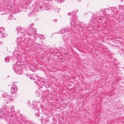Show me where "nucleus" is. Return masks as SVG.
<instances>
[{
	"label": "nucleus",
	"mask_w": 124,
	"mask_h": 124,
	"mask_svg": "<svg viewBox=\"0 0 124 124\" xmlns=\"http://www.w3.org/2000/svg\"><path fill=\"white\" fill-rule=\"evenodd\" d=\"M69 15H72L73 16L71 18V20L70 21V24L71 26V29L70 30L73 31L74 29L73 27H74L76 26L77 25L79 24V21L77 20V17L76 16V13H74L73 12H71V13H69L68 14Z\"/></svg>",
	"instance_id": "obj_1"
},
{
	"label": "nucleus",
	"mask_w": 124,
	"mask_h": 124,
	"mask_svg": "<svg viewBox=\"0 0 124 124\" xmlns=\"http://www.w3.org/2000/svg\"><path fill=\"white\" fill-rule=\"evenodd\" d=\"M22 38L18 37L16 39V41L18 42L17 43V47L19 49H21L22 48L23 46H26L27 44L28 45H30V41L29 40V38L25 39V40L23 41H22L21 42H20V41L22 40Z\"/></svg>",
	"instance_id": "obj_2"
},
{
	"label": "nucleus",
	"mask_w": 124,
	"mask_h": 124,
	"mask_svg": "<svg viewBox=\"0 0 124 124\" xmlns=\"http://www.w3.org/2000/svg\"><path fill=\"white\" fill-rule=\"evenodd\" d=\"M2 96L4 98V100L5 101H12L15 100V97H9V96L8 95L7 93H5L2 95Z\"/></svg>",
	"instance_id": "obj_3"
},
{
	"label": "nucleus",
	"mask_w": 124,
	"mask_h": 124,
	"mask_svg": "<svg viewBox=\"0 0 124 124\" xmlns=\"http://www.w3.org/2000/svg\"><path fill=\"white\" fill-rule=\"evenodd\" d=\"M16 29L17 31V33L18 35L20 36L19 37L22 38V35L23 36L27 34H29L30 33V31H27V32L25 30L24 31H22V30H21L20 28L19 27L16 28Z\"/></svg>",
	"instance_id": "obj_4"
},
{
	"label": "nucleus",
	"mask_w": 124,
	"mask_h": 124,
	"mask_svg": "<svg viewBox=\"0 0 124 124\" xmlns=\"http://www.w3.org/2000/svg\"><path fill=\"white\" fill-rule=\"evenodd\" d=\"M20 65H21V62L20 61H18L16 62L15 65L13 66V70L15 72L17 73L20 70Z\"/></svg>",
	"instance_id": "obj_5"
},
{
	"label": "nucleus",
	"mask_w": 124,
	"mask_h": 124,
	"mask_svg": "<svg viewBox=\"0 0 124 124\" xmlns=\"http://www.w3.org/2000/svg\"><path fill=\"white\" fill-rule=\"evenodd\" d=\"M110 10L111 12L110 14H109L110 17H113L114 18L115 17V16L117 15V13L115 12L114 13V12L115 11V8H113Z\"/></svg>",
	"instance_id": "obj_6"
},
{
	"label": "nucleus",
	"mask_w": 124,
	"mask_h": 124,
	"mask_svg": "<svg viewBox=\"0 0 124 124\" xmlns=\"http://www.w3.org/2000/svg\"><path fill=\"white\" fill-rule=\"evenodd\" d=\"M7 113L5 110L3 109H0V117L1 118L5 117Z\"/></svg>",
	"instance_id": "obj_7"
},
{
	"label": "nucleus",
	"mask_w": 124,
	"mask_h": 124,
	"mask_svg": "<svg viewBox=\"0 0 124 124\" xmlns=\"http://www.w3.org/2000/svg\"><path fill=\"white\" fill-rule=\"evenodd\" d=\"M14 54L15 56L17 57L22 56L21 52L19 51L16 50L14 52Z\"/></svg>",
	"instance_id": "obj_8"
},
{
	"label": "nucleus",
	"mask_w": 124,
	"mask_h": 124,
	"mask_svg": "<svg viewBox=\"0 0 124 124\" xmlns=\"http://www.w3.org/2000/svg\"><path fill=\"white\" fill-rule=\"evenodd\" d=\"M69 31V29H68L66 28H65L62 29L59 31V32L62 34H64L68 32Z\"/></svg>",
	"instance_id": "obj_9"
},
{
	"label": "nucleus",
	"mask_w": 124,
	"mask_h": 124,
	"mask_svg": "<svg viewBox=\"0 0 124 124\" xmlns=\"http://www.w3.org/2000/svg\"><path fill=\"white\" fill-rule=\"evenodd\" d=\"M17 88L16 86L15 85H13L11 88V91L12 92H14L17 90Z\"/></svg>",
	"instance_id": "obj_10"
},
{
	"label": "nucleus",
	"mask_w": 124,
	"mask_h": 124,
	"mask_svg": "<svg viewBox=\"0 0 124 124\" xmlns=\"http://www.w3.org/2000/svg\"><path fill=\"white\" fill-rule=\"evenodd\" d=\"M46 4L45 3H44L43 6L40 5L38 7V8H39L40 9H41V10H47L46 7L44 6H46Z\"/></svg>",
	"instance_id": "obj_11"
},
{
	"label": "nucleus",
	"mask_w": 124,
	"mask_h": 124,
	"mask_svg": "<svg viewBox=\"0 0 124 124\" xmlns=\"http://www.w3.org/2000/svg\"><path fill=\"white\" fill-rule=\"evenodd\" d=\"M14 111V107L13 106L9 107L8 109V113H12Z\"/></svg>",
	"instance_id": "obj_12"
},
{
	"label": "nucleus",
	"mask_w": 124,
	"mask_h": 124,
	"mask_svg": "<svg viewBox=\"0 0 124 124\" xmlns=\"http://www.w3.org/2000/svg\"><path fill=\"white\" fill-rule=\"evenodd\" d=\"M26 121L27 120L21 119H19V122L20 124H27Z\"/></svg>",
	"instance_id": "obj_13"
},
{
	"label": "nucleus",
	"mask_w": 124,
	"mask_h": 124,
	"mask_svg": "<svg viewBox=\"0 0 124 124\" xmlns=\"http://www.w3.org/2000/svg\"><path fill=\"white\" fill-rule=\"evenodd\" d=\"M27 104L28 106L31 108H33L34 107V104L33 102H30V101H28Z\"/></svg>",
	"instance_id": "obj_14"
},
{
	"label": "nucleus",
	"mask_w": 124,
	"mask_h": 124,
	"mask_svg": "<svg viewBox=\"0 0 124 124\" xmlns=\"http://www.w3.org/2000/svg\"><path fill=\"white\" fill-rule=\"evenodd\" d=\"M8 116L9 118L11 120H13L14 118V114H8Z\"/></svg>",
	"instance_id": "obj_15"
},
{
	"label": "nucleus",
	"mask_w": 124,
	"mask_h": 124,
	"mask_svg": "<svg viewBox=\"0 0 124 124\" xmlns=\"http://www.w3.org/2000/svg\"><path fill=\"white\" fill-rule=\"evenodd\" d=\"M41 82V81H39L37 82L38 85H43L44 84V81L43 80L42 81V83Z\"/></svg>",
	"instance_id": "obj_16"
},
{
	"label": "nucleus",
	"mask_w": 124,
	"mask_h": 124,
	"mask_svg": "<svg viewBox=\"0 0 124 124\" xmlns=\"http://www.w3.org/2000/svg\"><path fill=\"white\" fill-rule=\"evenodd\" d=\"M32 33L34 34H36L37 30L35 28H33V29L31 30Z\"/></svg>",
	"instance_id": "obj_17"
},
{
	"label": "nucleus",
	"mask_w": 124,
	"mask_h": 124,
	"mask_svg": "<svg viewBox=\"0 0 124 124\" xmlns=\"http://www.w3.org/2000/svg\"><path fill=\"white\" fill-rule=\"evenodd\" d=\"M26 121L27 124H33L34 123V122L31 120L29 121L27 120Z\"/></svg>",
	"instance_id": "obj_18"
},
{
	"label": "nucleus",
	"mask_w": 124,
	"mask_h": 124,
	"mask_svg": "<svg viewBox=\"0 0 124 124\" xmlns=\"http://www.w3.org/2000/svg\"><path fill=\"white\" fill-rule=\"evenodd\" d=\"M5 61L6 62H9V58L8 57H6L5 59Z\"/></svg>",
	"instance_id": "obj_19"
},
{
	"label": "nucleus",
	"mask_w": 124,
	"mask_h": 124,
	"mask_svg": "<svg viewBox=\"0 0 124 124\" xmlns=\"http://www.w3.org/2000/svg\"><path fill=\"white\" fill-rule=\"evenodd\" d=\"M30 78L32 80H34L35 79L38 78V77H35V78L34 77H33V76H30Z\"/></svg>",
	"instance_id": "obj_20"
},
{
	"label": "nucleus",
	"mask_w": 124,
	"mask_h": 124,
	"mask_svg": "<svg viewBox=\"0 0 124 124\" xmlns=\"http://www.w3.org/2000/svg\"><path fill=\"white\" fill-rule=\"evenodd\" d=\"M37 94L38 96H41L42 94V92L41 91H38Z\"/></svg>",
	"instance_id": "obj_21"
},
{
	"label": "nucleus",
	"mask_w": 124,
	"mask_h": 124,
	"mask_svg": "<svg viewBox=\"0 0 124 124\" xmlns=\"http://www.w3.org/2000/svg\"><path fill=\"white\" fill-rule=\"evenodd\" d=\"M13 18V16L11 15H9L8 16V18L9 20H11Z\"/></svg>",
	"instance_id": "obj_22"
},
{
	"label": "nucleus",
	"mask_w": 124,
	"mask_h": 124,
	"mask_svg": "<svg viewBox=\"0 0 124 124\" xmlns=\"http://www.w3.org/2000/svg\"><path fill=\"white\" fill-rule=\"evenodd\" d=\"M55 53L57 55L58 54V51L57 50H54V52H51V53L53 54V53Z\"/></svg>",
	"instance_id": "obj_23"
},
{
	"label": "nucleus",
	"mask_w": 124,
	"mask_h": 124,
	"mask_svg": "<svg viewBox=\"0 0 124 124\" xmlns=\"http://www.w3.org/2000/svg\"><path fill=\"white\" fill-rule=\"evenodd\" d=\"M119 8L120 9L122 10L124 8V7L123 6H119Z\"/></svg>",
	"instance_id": "obj_24"
},
{
	"label": "nucleus",
	"mask_w": 124,
	"mask_h": 124,
	"mask_svg": "<svg viewBox=\"0 0 124 124\" xmlns=\"http://www.w3.org/2000/svg\"><path fill=\"white\" fill-rule=\"evenodd\" d=\"M39 110V108L37 106H35V108H34V111H38Z\"/></svg>",
	"instance_id": "obj_25"
},
{
	"label": "nucleus",
	"mask_w": 124,
	"mask_h": 124,
	"mask_svg": "<svg viewBox=\"0 0 124 124\" xmlns=\"http://www.w3.org/2000/svg\"><path fill=\"white\" fill-rule=\"evenodd\" d=\"M44 121L45 122H47L49 121V119L48 118H46L45 120Z\"/></svg>",
	"instance_id": "obj_26"
},
{
	"label": "nucleus",
	"mask_w": 124,
	"mask_h": 124,
	"mask_svg": "<svg viewBox=\"0 0 124 124\" xmlns=\"http://www.w3.org/2000/svg\"><path fill=\"white\" fill-rule=\"evenodd\" d=\"M35 116L36 117H38L39 116V113H37L35 114Z\"/></svg>",
	"instance_id": "obj_27"
},
{
	"label": "nucleus",
	"mask_w": 124,
	"mask_h": 124,
	"mask_svg": "<svg viewBox=\"0 0 124 124\" xmlns=\"http://www.w3.org/2000/svg\"><path fill=\"white\" fill-rule=\"evenodd\" d=\"M39 36L40 38H41V39H43L44 38V36L43 35H40Z\"/></svg>",
	"instance_id": "obj_28"
},
{
	"label": "nucleus",
	"mask_w": 124,
	"mask_h": 124,
	"mask_svg": "<svg viewBox=\"0 0 124 124\" xmlns=\"http://www.w3.org/2000/svg\"><path fill=\"white\" fill-rule=\"evenodd\" d=\"M4 31V29L2 28H0V33H1V31Z\"/></svg>",
	"instance_id": "obj_29"
},
{
	"label": "nucleus",
	"mask_w": 124,
	"mask_h": 124,
	"mask_svg": "<svg viewBox=\"0 0 124 124\" xmlns=\"http://www.w3.org/2000/svg\"><path fill=\"white\" fill-rule=\"evenodd\" d=\"M57 1L58 2L61 3L64 1V0H58Z\"/></svg>",
	"instance_id": "obj_30"
},
{
	"label": "nucleus",
	"mask_w": 124,
	"mask_h": 124,
	"mask_svg": "<svg viewBox=\"0 0 124 124\" xmlns=\"http://www.w3.org/2000/svg\"><path fill=\"white\" fill-rule=\"evenodd\" d=\"M2 35L3 37H6L7 36V34L5 33H3Z\"/></svg>",
	"instance_id": "obj_31"
},
{
	"label": "nucleus",
	"mask_w": 124,
	"mask_h": 124,
	"mask_svg": "<svg viewBox=\"0 0 124 124\" xmlns=\"http://www.w3.org/2000/svg\"><path fill=\"white\" fill-rule=\"evenodd\" d=\"M42 97L44 99H46V96L45 95H42Z\"/></svg>",
	"instance_id": "obj_32"
},
{
	"label": "nucleus",
	"mask_w": 124,
	"mask_h": 124,
	"mask_svg": "<svg viewBox=\"0 0 124 124\" xmlns=\"http://www.w3.org/2000/svg\"><path fill=\"white\" fill-rule=\"evenodd\" d=\"M8 124H13V123L11 122H10Z\"/></svg>",
	"instance_id": "obj_33"
},
{
	"label": "nucleus",
	"mask_w": 124,
	"mask_h": 124,
	"mask_svg": "<svg viewBox=\"0 0 124 124\" xmlns=\"http://www.w3.org/2000/svg\"><path fill=\"white\" fill-rule=\"evenodd\" d=\"M54 21L55 22H56L57 21V20L56 19L54 20Z\"/></svg>",
	"instance_id": "obj_34"
},
{
	"label": "nucleus",
	"mask_w": 124,
	"mask_h": 124,
	"mask_svg": "<svg viewBox=\"0 0 124 124\" xmlns=\"http://www.w3.org/2000/svg\"><path fill=\"white\" fill-rule=\"evenodd\" d=\"M14 116H16V114H14Z\"/></svg>",
	"instance_id": "obj_35"
},
{
	"label": "nucleus",
	"mask_w": 124,
	"mask_h": 124,
	"mask_svg": "<svg viewBox=\"0 0 124 124\" xmlns=\"http://www.w3.org/2000/svg\"><path fill=\"white\" fill-rule=\"evenodd\" d=\"M37 8V7H36V8H35V9L36 10V9H36V8Z\"/></svg>",
	"instance_id": "obj_36"
},
{
	"label": "nucleus",
	"mask_w": 124,
	"mask_h": 124,
	"mask_svg": "<svg viewBox=\"0 0 124 124\" xmlns=\"http://www.w3.org/2000/svg\"><path fill=\"white\" fill-rule=\"evenodd\" d=\"M121 2H122L123 1V0H121Z\"/></svg>",
	"instance_id": "obj_37"
},
{
	"label": "nucleus",
	"mask_w": 124,
	"mask_h": 124,
	"mask_svg": "<svg viewBox=\"0 0 124 124\" xmlns=\"http://www.w3.org/2000/svg\"><path fill=\"white\" fill-rule=\"evenodd\" d=\"M78 1H81V0H78Z\"/></svg>",
	"instance_id": "obj_38"
},
{
	"label": "nucleus",
	"mask_w": 124,
	"mask_h": 124,
	"mask_svg": "<svg viewBox=\"0 0 124 124\" xmlns=\"http://www.w3.org/2000/svg\"><path fill=\"white\" fill-rule=\"evenodd\" d=\"M59 12V11H57V12Z\"/></svg>",
	"instance_id": "obj_39"
},
{
	"label": "nucleus",
	"mask_w": 124,
	"mask_h": 124,
	"mask_svg": "<svg viewBox=\"0 0 124 124\" xmlns=\"http://www.w3.org/2000/svg\"><path fill=\"white\" fill-rule=\"evenodd\" d=\"M6 102V103H7V102Z\"/></svg>",
	"instance_id": "obj_40"
}]
</instances>
